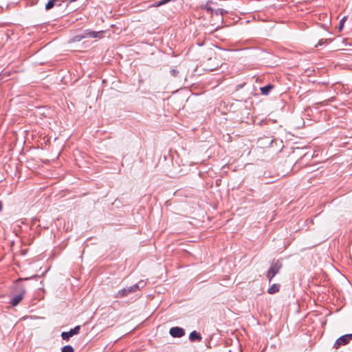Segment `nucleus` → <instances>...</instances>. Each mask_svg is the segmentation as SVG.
Masks as SVG:
<instances>
[{"instance_id":"f257e3e1","label":"nucleus","mask_w":352,"mask_h":352,"mask_svg":"<svg viewBox=\"0 0 352 352\" xmlns=\"http://www.w3.org/2000/svg\"><path fill=\"white\" fill-rule=\"evenodd\" d=\"M139 289V285L138 284H135L132 286L128 287L126 288H124L122 289L119 290L115 295L114 297L116 298H123L126 296L130 293H134Z\"/></svg>"},{"instance_id":"f03ea898","label":"nucleus","mask_w":352,"mask_h":352,"mask_svg":"<svg viewBox=\"0 0 352 352\" xmlns=\"http://www.w3.org/2000/svg\"><path fill=\"white\" fill-rule=\"evenodd\" d=\"M19 294L14 296L10 300V304L14 307L16 306L23 300L26 289L23 285H20L19 286Z\"/></svg>"},{"instance_id":"7ed1b4c3","label":"nucleus","mask_w":352,"mask_h":352,"mask_svg":"<svg viewBox=\"0 0 352 352\" xmlns=\"http://www.w3.org/2000/svg\"><path fill=\"white\" fill-rule=\"evenodd\" d=\"M281 267L282 264L278 261L272 263L267 274V277L269 278L270 281H271L273 277L279 272Z\"/></svg>"},{"instance_id":"20e7f679","label":"nucleus","mask_w":352,"mask_h":352,"mask_svg":"<svg viewBox=\"0 0 352 352\" xmlns=\"http://www.w3.org/2000/svg\"><path fill=\"white\" fill-rule=\"evenodd\" d=\"M352 340V333L346 334L340 337L334 344V347L338 349L342 345H345Z\"/></svg>"},{"instance_id":"39448f33","label":"nucleus","mask_w":352,"mask_h":352,"mask_svg":"<svg viewBox=\"0 0 352 352\" xmlns=\"http://www.w3.org/2000/svg\"><path fill=\"white\" fill-rule=\"evenodd\" d=\"M102 33H103L102 31L96 32V31L87 30L82 35H79L77 37L79 38L78 40L82 39V38H98V37H100Z\"/></svg>"},{"instance_id":"423d86ee","label":"nucleus","mask_w":352,"mask_h":352,"mask_svg":"<svg viewBox=\"0 0 352 352\" xmlns=\"http://www.w3.org/2000/svg\"><path fill=\"white\" fill-rule=\"evenodd\" d=\"M80 329V326H76L74 329H72L69 331L63 332L61 334V337L63 340H69L72 336L78 334L79 333V330Z\"/></svg>"},{"instance_id":"0eeeda50","label":"nucleus","mask_w":352,"mask_h":352,"mask_svg":"<svg viewBox=\"0 0 352 352\" xmlns=\"http://www.w3.org/2000/svg\"><path fill=\"white\" fill-rule=\"evenodd\" d=\"M170 334L173 338H181L185 334V331L181 327H175L170 328Z\"/></svg>"},{"instance_id":"6e6552de","label":"nucleus","mask_w":352,"mask_h":352,"mask_svg":"<svg viewBox=\"0 0 352 352\" xmlns=\"http://www.w3.org/2000/svg\"><path fill=\"white\" fill-rule=\"evenodd\" d=\"M189 339L191 342L195 341H201L202 338L200 333H197L196 331H193L190 333Z\"/></svg>"},{"instance_id":"1a4fd4ad","label":"nucleus","mask_w":352,"mask_h":352,"mask_svg":"<svg viewBox=\"0 0 352 352\" xmlns=\"http://www.w3.org/2000/svg\"><path fill=\"white\" fill-rule=\"evenodd\" d=\"M273 88L274 85L269 84L267 86L261 87L260 90L263 95H267Z\"/></svg>"},{"instance_id":"9d476101","label":"nucleus","mask_w":352,"mask_h":352,"mask_svg":"<svg viewBox=\"0 0 352 352\" xmlns=\"http://www.w3.org/2000/svg\"><path fill=\"white\" fill-rule=\"evenodd\" d=\"M280 285L278 284H273L267 290L270 294H275L279 291Z\"/></svg>"},{"instance_id":"9b49d317","label":"nucleus","mask_w":352,"mask_h":352,"mask_svg":"<svg viewBox=\"0 0 352 352\" xmlns=\"http://www.w3.org/2000/svg\"><path fill=\"white\" fill-rule=\"evenodd\" d=\"M56 1V0H49L45 4V9L47 10L52 9L54 6Z\"/></svg>"},{"instance_id":"f8f14e48","label":"nucleus","mask_w":352,"mask_h":352,"mask_svg":"<svg viewBox=\"0 0 352 352\" xmlns=\"http://www.w3.org/2000/svg\"><path fill=\"white\" fill-rule=\"evenodd\" d=\"M61 352H74V350L72 346L67 345L62 348Z\"/></svg>"},{"instance_id":"ddd939ff","label":"nucleus","mask_w":352,"mask_h":352,"mask_svg":"<svg viewBox=\"0 0 352 352\" xmlns=\"http://www.w3.org/2000/svg\"><path fill=\"white\" fill-rule=\"evenodd\" d=\"M346 19V16H344L340 21V25H339V30L340 31H341L344 27V22Z\"/></svg>"},{"instance_id":"4468645a","label":"nucleus","mask_w":352,"mask_h":352,"mask_svg":"<svg viewBox=\"0 0 352 352\" xmlns=\"http://www.w3.org/2000/svg\"><path fill=\"white\" fill-rule=\"evenodd\" d=\"M225 12H226L224 10L218 8L217 10H215L216 14H221L223 15Z\"/></svg>"},{"instance_id":"2eb2a0df","label":"nucleus","mask_w":352,"mask_h":352,"mask_svg":"<svg viewBox=\"0 0 352 352\" xmlns=\"http://www.w3.org/2000/svg\"><path fill=\"white\" fill-rule=\"evenodd\" d=\"M170 72H171L172 75L174 76H177V74H178V72L175 69H172L170 71Z\"/></svg>"},{"instance_id":"dca6fc26","label":"nucleus","mask_w":352,"mask_h":352,"mask_svg":"<svg viewBox=\"0 0 352 352\" xmlns=\"http://www.w3.org/2000/svg\"><path fill=\"white\" fill-rule=\"evenodd\" d=\"M324 41H323L322 39L320 40L318 45H316V46H318V45H322L323 43H324Z\"/></svg>"},{"instance_id":"f3484780","label":"nucleus","mask_w":352,"mask_h":352,"mask_svg":"<svg viewBox=\"0 0 352 352\" xmlns=\"http://www.w3.org/2000/svg\"><path fill=\"white\" fill-rule=\"evenodd\" d=\"M206 69L212 71V70H214V68H212V67H207Z\"/></svg>"}]
</instances>
